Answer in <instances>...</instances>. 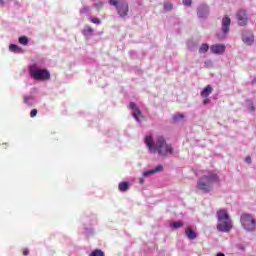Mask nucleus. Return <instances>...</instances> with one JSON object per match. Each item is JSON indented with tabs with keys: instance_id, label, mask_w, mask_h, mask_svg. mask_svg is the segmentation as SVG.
<instances>
[{
	"instance_id": "obj_1",
	"label": "nucleus",
	"mask_w": 256,
	"mask_h": 256,
	"mask_svg": "<svg viewBox=\"0 0 256 256\" xmlns=\"http://www.w3.org/2000/svg\"><path fill=\"white\" fill-rule=\"evenodd\" d=\"M144 143L148 147L150 153H158L162 157H167V155H173V147L167 144L163 136H159L157 142H153V137L148 135L144 139Z\"/></svg>"
},
{
	"instance_id": "obj_2",
	"label": "nucleus",
	"mask_w": 256,
	"mask_h": 256,
	"mask_svg": "<svg viewBox=\"0 0 256 256\" xmlns=\"http://www.w3.org/2000/svg\"><path fill=\"white\" fill-rule=\"evenodd\" d=\"M219 175L215 172H210L209 175H204L197 181L196 189L203 191V193H209L212 189L211 184L219 183Z\"/></svg>"
},
{
	"instance_id": "obj_3",
	"label": "nucleus",
	"mask_w": 256,
	"mask_h": 256,
	"mask_svg": "<svg viewBox=\"0 0 256 256\" xmlns=\"http://www.w3.org/2000/svg\"><path fill=\"white\" fill-rule=\"evenodd\" d=\"M217 229L222 233H229L230 229H233V223L229 219V213L227 210L221 209L217 212Z\"/></svg>"
},
{
	"instance_id": "obj_4",
	"label": "nucleus",
	"mask_w": 256,
	"mask_h": 256,
	"mask_svg": "<svg viewBox=\"0 0 256 256\" xmlns=\"http://www.w3.org/2000/svg\"><path fill=\"white\" fill-rule=\"evenodd\" d=\"M109 5L115 7L119 17L125 18L129 15V3L125 0H108Z\"/></svg>"
},
{
	"instance_id": "obj_5",
	"label": "nucleus",
	"mask_w": 256,
	"mask_h": 256,
	"mask_svg": "<svg viewBox=\"0 0 256 256\" xmlns=\"http://www.w3.org/2000/svg\"><path fill=\"white\" fill-rule=\"evenodd\" d=\"M30 75L36 81H47L51 79V73L47 69H38L36 65H32L29 67Z\"/></svg>"
},
{
	"instance_id": "obj_6",
	"label": "nucleus",
	"mask_w": 256,
	"mask_h": 256,
	"mask_svg": "<svg viewBox=\"0 0 256 256\" xmlns=\"http://www.w3.org/2000/svg\"><path fill=\"white\" fill-rule=\"evenodd\" d=\"M241 225L245 229V231L253 232L256 229V221L255 218L251 214H242Z\"/></svg>"
},
{
	"instance_id": "obj_7",
	"label": "nucleus",
	"mask_w": 256,
	"mask_h": 256,
	"mask_svg": "<svg viewBox=\"0 0 256 256\" xmlns=\"http://www.w3.org/2000/svg\"><path fill=\"white\" fill-rule=\"evenodd\" d=\"M231 27V18L229 16H224L222 18V33L223 34H216L217 39L220 41H223V39H226L227 33H229Z\"/></svg>"
},
{
	"instance_id": "obj_8",
	"label": "nucleus",
	"mask_w": 256,
	"mask_h": 256,
	"mask_svg": "<svg viewBox=\"0 0 256 256\" xmlns=\"http://www.w3.org/2000/svg\"><path fill=\"white\" fill-rule=\"evenodd\" d=\"M236 17L240 27H245L249 23V16H247V11L245 10H239Z\"/></svg>"
},
{
	"instance_id": "obj_9",
	"label": "nucleus",
	"mask_w": 256,
	"mask_h": 256,
	"mask_svg": "<svg viewBox=\"0 0 256 256\" xmlns=\"http://www.w3.org/2000/svg\"><path fill=\"white\" fill-rule=\"evenodd\" d=\"M226 49L227 46H225V44H213L210 47L211 53H213L214 55H223Z\"/></svg>"
},
{
	"instance_id": "obj_10",
	"label": "nucleus",
	"mask_w": 256,
	"mask_h": 256,
	"mask_svg": "<svg viewBox=\"0 0 256 256\" xmlns=\"http://www.w3.org/2000/svg\"><path fill=\"white\" fill-rule=\"evenodd\" d=\"M130 109L133 111L134 119H136L137 121H139V119H143V113L141 112L139 107H137V104H135V102L130 103Z\"/></svg>"
},
{
	"instance_id": "obj_11",
	"label": "nucleus",
	"mask_w": 256,
	"mask_h": 256,
	"mask_svg": "<svg viewBox=\"0 0 256 256\" xmlns=\"http://www.w3.org/2000/svg\"><path fill=\"white\" fill-rule=\"evenodd\" d=\"M242 40H243V43H245L246 45H253L255 38L253 36V33L249 31H244L242 33Z\"/></svg>"
},
{
	"instance_id": "obj_12",
	"label": "nucleus",
	"mask_w": 256,
	"mask_h": 256,
	"mask_svg": "<svg viewBox=\"0 0 256 256\" xmlns=\"http://www.w3.org/2000/svg\"><path fill=\"white\" fill-rule=\"evenodd\" d=\"M197 15L200 18L207 17V15H209V7L205 4L200 5L198 7Z\"/></svg>"
},
{
	"instance_id": "obj_13",
	"label": "nucleus",
	"mask_w": 256,
	"mask_h": 256,
	"mask_svg": "<svg viewBox=\"0 0 256 256\" xmlns=\"http://www.w3.org/2000/svg\"><path fill=\"white\" fill-rule=\"evenodd\" d=\"M160 171H163V166L158 165L155 167V169L145 171L143 175L144 177H148V175H155V173H159Z\"/></svg>"
},
{
	"instance_id": "obj_14",
	"label": "nucleus",
	"mask_w": 256,
	"mask_h": 256,
	"mask_svg": "<svg viewBox=\"0 0 256 256\" xmlns=\"http://www.w3.org/2000/svg\"><path fill=\"white\" fill-rule=\"evenodd\" d=\"M185 233H186V237H188L190 240L197 239V233L193 231V228H191V226L186 228Z\"/></svg>"
},
{
	"instance_id": "obj_15",
	"label": "nucleus",
	"mask_w": 256,
	"mask_h": 256,
	"mask_svg": "<svg viewBox=\"0 0 256 256\" xmlns=\"http://www.w3.org/2000/svg\"><path fill=\"white\" fill-rule=\"evenodd\" d=\"M213 93V87L211 85H207L201 92V97L207 98L209 95Z\"/></svg>"
},
{
	"instance_id": "obj_16",
	"label": "nucleus",
	"mask_w": 256,
	"mask_h": 256,
	"mask_svg": "<svg viewBox=\"0 0 256 256\" xmlns=\"http://www.w3.org/2000/svg\"><path fill=\"white\" fill-rule=\"evenodd\" d=\"M118 189L121 191V193L129 191V182H120L118 184Z\"/></svg>"
},
{
	"instance_id": "obj_17",
	"label": "nucleus",
	"mask_w": 256,
	"mask_h": 256,
	"mask_svg": "<svg viewBox=\"0 0 256 256\" xmlns=\"http://www.w3.org/2000/svg\"><path fill=\"white\" fill-rule=\"evenodd\" d=\"M23 101L26 105L31 107V105H33V96H23Z\"/></svg>"
},
{
	"instance_id": "obj_18",
	"label": "nucleus",
	"mask_w": 256,
	"mask_h": 256,
	"mask_svg": "<svg viewBox=\"0 0 256 256\" xmlns=\"http://www.w3.org/2000/svg\"><path fill=\"white\" fill-rule=\"evenodd\" d=\"M9 51H11L12 53H20L21 47L15 45V44H10Z\"/></svg>"
},
{
	"instance_id": "obj_19",
	"label": "nucleus",
	"mask_w": 256,
	"mask_h": 256,
	"mask_svg": "<svg viewBox=\"0 0 256 256\" xmlns=\"http://www.w3.org/2000/svg\"><path fill=\"white\" fill-rule=\"evenodd\" d=\"M20 45H24L27 46L29 45V38H27V36H22L18 39Z\"/></svg>"
},
{
	"instance_id": "obj_20",
	"label": "nucleus",
	"mask_w": 256,
	"mask_h": 256,
	"mask_svg": "<svg viewBox=\"0 0 256 256\" xmlns=\"http://www.w3.org/2000/svg\"><path fill=\"white\" fill-rule=\"evenodd\" d=\"M183 225H185L183 223V221H176V222H173L170 226L173 228V229H179L181 227H183Z\"/></svg>"
},
{
	"instance_id": "obj_21",
	"label": "nucleus",
	"mask_w": 256,
	"mask_h": 256,
	"mask_svg": "<svg viewBox=\"0 0 256 256\" xmlns=\"http://www.w3.org/2000/svg\"><path fill=\"white\" fill-rule=\"evenodd\" d=\"M209 51V44H202L199 48V53H207Z\"/></svg>"
},
{
	"instance_id": "obj_22",
	"label": "nucleus",
	"mask_w": 256,
	"mask_h": 256,
	"mask_svg": "<svg viewBox=\"0 0 256 256\" xmlns=\"http://www.w3.org/2000/svg\"><path fill=\"white\" fill-rule=\"evenodd\" d=\"M184 118H185V115L183 114H175L172 119L175 123H179V121H181V119H184Z\"/></svg>"
},
{
	"instance_id": "obj_23",
	"label": "nucleus",
	"mask_w": 256,
	"mask_h": 256,
	"mask_svg": "<svg viewBox=\"0 0 256 256\" xmlns=\"http://www.w3.org/2000/svg\"><path fill=\"white\" fill-rule=\"evenodd\" d=\"M164 11H173V4L171 2H164Z\"/></svg>"
},
{
	"instance_id": "obj_24",
	"label": "nucleus",
	"mask_w": 256,
	"mask_h": 256,
	"mask_svg": "<svg viewBox=\"0 0 256 256\" xmlns=\"http://www.w3.org/2000/svg\"><path fill=\"white\" fill-rule=\"evenodd\" d=\"M89 256H105V253L102 252V251L99 250V249H96V250L92 251Z\"/></svg>"
},
{
	"instance_id": "obj_25",
	"label": "nucleus",
	"mask_w": 256,
	"mask_h": 256,
	"mask_svg": "<svg viewBox=\"0 0 256 256\" xmlns=\"http://www.w3.org/2000/svg\"><path fill=\"white\" fill-rule=\"evenodd\" d=\"M89 11H91V8L89 6H83L80 10V13L82 15H87V13H89Z\"/></svg>"
},
{
	"instance_id": "obj_26",
	"label": "nucleus",
	"mask_w": 256,
	"mask_h": 256,
	"mask_svg": "<svg viewBox=\"0 0 256 256\" xmlns=\"http://www.w3.org/2000/svg\"><path fill=\"white\" fill-rule=\"evenodd\" d=\"M90 21L94 23V25H101V20L99 18H90Z\"/></svg>"
},
{
	"instance_id": "obj_27",
	"label": "nucleus",
	"mask_w": 256,
	"mask_h": 256,
	"mask_svg": "<svg viewBox=\"0 0 256 256\" xmlns=\"http://www.w3.org/2000/svg\"><path fill=\"white\" fill-rule=\"evenodd\" d=\"M84 33H93V28L91 26H86L84 28Z\"/></svg>"
},
{
	"instance_id": "obj_28",
	"label": "nucleus",
	"mask_w": 256,
	"mask_h": 256,
	"mask_svg": "<svg viewBox=\"0 0 256 256\" xmlns=\"http://www.w3.org/2000/svg\"><path fill=\"white\" fill-rule=\"evenodd\" d=\"M182 1H183V5H185L186 7H191V3H193L192 0H182Z\"/></svg>"
},
{
	"instance_id": "obj_29",
	"label": "nucleus",
	"mask_w": 256,
	"mask_h": 256,
	"mask_svg": "<svg viewBox=\"0 0 256 256\" xmlns=\"http://www.w3.org/2000/svg\"><path fill=\"white\" fill-rule=\"evenodd\" d=\"M37 113H38V111H37V109H32V111L30 112V117H37Z\"/></svg>"
},
{
	"instance_id": "obj_30",
	"label": "nucleus",
	"mask_w": 256,
	"mask_h": 256,
	"mask_svg": "<svg viewBox=\"0 0 256 256\" xmlns=\"http://www.w3.org/2000/svg\"><path fill=\"white\" fill-rule=\"evenodd\" d=\"M204 105H207L208 103H211V100L209 98H204V101H203Z\"/></svg>"
},
{
	"instance_id": "obj_31",
	"label": "nucleus",
	"mask_w": 256,
	"mask_h": 256,
	"mask_svg": "<svg viewBox=\"0 0 256 256\" xmlns=\"http://www.w3.org/2000/svg\"><path fill=\"white\" fill-rule=\"evenodd\" d=\"M23 255H24V256L29 255V249L25 248V249L23 250Z\"/></svg>"
},
{
	"instance_id": "obj_32",
	"label": "nucleus",
	"mask_w": 256,
	"mask_h": 256,
	"mask_svg": "<svg viewBox=\"0 0 256 256\" xmlns=\"http://www.w3.org/2000/svg\"><path fill=\"white\" fill-rule=\"evenodd\" d=\"M245 161H246V163H251V157H249V156L246 157V158H245Z\"/></svg>"
},
{
	"instance_id": "obj_33",
	"label": "nucleus",
	"mask_w": 256,
	"mask_h": 256,
	"mask_svg": "<svg viewBox=\"0 0 256 256\" xmlns=\"http://www.w3.org/2000/svg\"><path fill=\"white\" fill-rule=\"evenodd\" d=\"M250 111H255V105H253V103L250 106Z\"/></svg>"
},
{
	"instance_id": "obj_34",
	"label": "nucleus",
	"mask_w": 256,
	"mask_h": 256,
	"mask_svg": "<svg viewBox=\"0 0 256 256\" xmlns=\"http://www.w3.org/2000/svg\"><path fill=\"white\" fill-rule=\"evenodd\" d=\"M4 4H5V2H3V0H0L1 7H3Z\"/></svg>"
},
{
	"instance_id": "obj_35",
	"label": "nucleus",
	"mask_w": 256,
	"mask_h": 256,
	"mask_svg": "<svg viewBox=\"0 0 256 256\" xmlns=\"http://www.w3.org/2000/svg\"><path fill=\"white\" fill-rule=\"evenodd\" d=\"M145 182V179L140 178V183L143 184Z\"/></svg>"
},
{
	"instance_id": "obj_36",
	"label": "nucleus",
	"mask_w": 256,
	"mask_h": 256,
	"mask_svg": "<svg viewBox=\"0 0 256 256\" xmlns=\"http://www.w3.org/2000/svg\"><path fill=\"white\" fill-rule=\"evenodd\" d=\"M216 256H225L223 253H218Z\"/></svg>"
}]
</instances>
